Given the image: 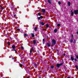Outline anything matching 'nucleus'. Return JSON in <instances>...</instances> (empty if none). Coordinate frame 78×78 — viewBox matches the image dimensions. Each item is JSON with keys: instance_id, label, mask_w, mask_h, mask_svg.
<instances>
[{"instance_id": "nucleus-8", "label": "nucleus", "mask_w": 78, "mask_h": 78, "mask_svg": "<svg viewBox=\"0 0 78 78\" xmlns=\"http://www.w3.org/2000/svg\"><path fill=\"white\" fill-rule=\"evenodd\" d=\"M33 44L34 45H35L36 44V40H34L33 41Z\"/></svg>"}, {"instance_id": "nucleus-43", "label": "nucleus", "mask_w": 78, "mask_h": 78, "mask_svg": "<svg viewBox=\"0 0 78 78\" xmlns=\"http://www.w3.org/2000/svg\"><path fill=\"white\" fill-rule=\"evenodd\" d=\"M63 55L64 56H66V54L65 53H64Z\"/></svg>"}, {"instance_id": "nucleus-31", "label": "nucleus", "mask_w": 78, "mask_h": 78, "mask_svg": "<svg viewBox=\"0 0 78 78\" xmlns=\"http://www.w3.org/2000/svg\"><path fill=\"white\" fill-rule=\"evenodd\" d=\"M34 66H35V67H37V64H34Z\"/></svg>"}, {"instance_id": "nucleus-2", "label": "nucleus", "mask_w": 78, "mask_h": 78, "mask_svg": "<svg viewBox=\"0 0 78 78\" xmlns=\"http://www.w3.org/2000/svg\"><path fill=\"white\" fill-rule=\"evenodd\" d=\"M52 42V47H53V46L56 44V41L55 39H53Z\"/></svg>"}, {"instance_id": "nucleus-42", "label": "nucleus", "mask_w": 78, "mask_h": 78, "mask_svg": "<svg viewBox=\"0 0 78 78\" xmlns=\"http://www.w3.org/2000/svg\"><path fill=\"white\" fill-rule=\"evenodd\" d=\"M43 42H45V39H43Z\"/></svg>"}, {"instance_id": "nucleus-48", "label": "nucleus", "mask_w": 78, "mask_h": 78, "mask_svg": "<svg viewBox=\"0 0 78 78\" xmlns=\"http://www.w3.org/2000/svg\"><path fill=\"white\" fill-rule=\"evenodd\" d=\"M45 44V43H44V42H43V44Z\"/></svg>"}, {"instance_id": "nucleus-35", "label": "nucleus", "mask_w": 78, "mask_h": 78, "mask_svg": "<svg viewBox=\"0 0 78 78\" xmlns=\"http://www.w3.org/2000/svg\"><path fill=\"white\" fill-rule=\"evenodd\" d=\"M17 31H19L20 30V29H17Z\"/></svg>"}, {"instance_id": "nucleus-50", "label": "nucleus", "mask_w": 78, "mask_h": 78, "mask_svg": "<svg viewBox=\"0 0 78 78\" xmlns=\"http://www.w3.org/2000/svg\"><path fill=\"white\" fill-rule=\"evenodd\" d=\"M15 52H16L17 53V52L16 51H15Z\"/></svg>"}, {"instance_id": "nucleus-13", "label": "nucleus", "mask_w": 78, "mask_h": 78, "mask_svg": "<svg viewBox=\"0 0 78 78\" xmlns=\"http://www.w3.org/2000/svg\"><path fill=\"white\" fill-rule=\"evenodd\" d=\"M40 23L42 26H44V23H43V22H41Z\"/></svg>"}, {"instance_id": "nucleus-53", "label": "nucleus", "mask_w": 78, "mask_h": 78, "mask_svg": "<svg viewBox=\"0 0 78 78\" xmlns=\"http://www.w3.org/2000/svg\"><path fill=\"white\" fill-rule=\"evenodd\" d=\"M39 8L38 7V9H39Z\"/></svg>"}, {"instance_id": "nucleus-17", "label": "nucleus", "mask_w": 78, "mask_h": 78, "mask_svg": "<svg viewBox=\"0 0 78 78\" xmlns=\"http://www.w3.org/2000/svg\"><path fill=\"white\" fill-rule=\"evenodd\" d=\"M34 30L35 31H37V27H35L34 28Z\"/></svg>"}, {"instance_id": "nucleus-30", "label": "nucleus", "mask_w": 78, "mask_h": 78, "mask_svg": "<svg viewBox=\"0 0 78 78\" xmlns=\"http://www.w3.org/2000/svg\"><path fill=\"white\" fill-rule=\"evenodd\" d=\"M33 48V47H32V50H32V51H34V49H33V48Z\"/></svg>"}, {"instance_id": "nucleus-34", "label": "nucleus", "mask_w": 78, "mask_h": 78, "mask_svg": "<svg viewBox=\"0 0 78 78\" xmlns=\"http://www.w3.org/2000/svg\"><path fill=\"white\" fill-rule=\"evenodd\" d=\"M21 63L22 64H25V62H21Z\"/></svg>"}, {"instance_id": "nucleus-38", "label": "nucleus", "mask_w": 78, "mask_h": 78, "mask_svg": "<svg viewBox=\"0 0 78 78\" xmlns=\"http://www.w3.org/2000/svg\"><path fill=\"white\" fill-rule=\"evenodd\" d=\"M14 17H16V14L14 15Z\"/></svg>"}, {"instance_id": "nucleus-14", "label": "nucleus", "mask_w": 78, "mask_h": 78, "mask_svg": "<svg viewBox=\"0 0 78 78\" xmlns=\"http://www.w3.org/2000/svg\"><path fill=\"white\" fill-rule=\"evenodd\" d=\"M31 34V36L33 37H35V35H34V34L32 33Z\"/></svg>"}, {"instance_id": "nucleus-4", "label": "nucleus", "mask_w": 78, "mask_h": 78, "mask_svg": "<svg viewBox=\"0 0 78 78\" xmlns=\"http://www.w3.org/2000/svg\"><path fill=\"white\" fill-rule=\"evenodd\" d=\"M41 9L43 12V14H45V9Z\"/></svg>"}, {"instance_id": "nucleus-46", "label": "nucleus", "mask_w": 78, "mask_h": 78, "mask_svg": "<svg viewBox=\"0 0 78 78\" xmlns=\"http://www.w3.org/2000/svg\"><path fill=\"white\" fill-rule=\"evenodd\" d=\"M67 78H70V77H68Z\"/></svg>"}, {"instance_id": "nucleus-44", "label": "nucleus", "mask_w": 78, "mask_h": 78, "mask_svg": "<svg viewBox=\"0 0 78 78\" xmlns=\"http://www.w3.org/2000/svg\"><path fill=\"white\" fill-rule=\"evenodd\" d=\"M76 33H77V35H78V31H77Z\"/></svg>"}, {"instance_id": "nucleus-21", "label": "nucleus", "mask_w": 78, "mask_h": 78, "mask_svg": "<svg viewBox=\"0 0 78 78\" xmlns=\"http://www.w3.org/2000/svg\"><path fill=\"white\" fill-rule=\"evenodd\" d=\"M51 69H53V68H54V66L51 65Z\"/></svg>"}, {"instance_id": "nucleus-41", "label": "nucleus", "mask_w": 78, "mask_h": 78, "mask_svg": "<svg viewBox=\"0 0 78 78\" xmlns=\"http://www.w3.org/2000/svg\"><path fill=\"white\" fill-rule=\"evenodd\" d=\"M23 67L24 68V69L25 70H26V68L24 66H23Z\"/></svg>"}, {"instance_id": "nucleus-16", "label": "nucleus", "mask_w": 78, "mask_h": 78, "mask_svg": "<svg viewBox=\"0 0 78 78\" xmlns=\"http://www.w3.org/2000/svg\"><path fill=\"white\" fill-rule=\"evenodd\" d=\"M71 59L72 61H73V60H74V59L73 58V57H71Z\"/></svg>"}, {"instance_id": "nucleus-6", "label": "nucleus", "mask_w": 78, "mask_h": 78, "mask_svg": "<svg viewBox=\"0 0 78 78\" xmlns=\"http://www.w3.org/2000/svg\"><path fill=\"white\" fill-rule=\"evenodd\" d=\"M71 16H73V10H72L71 11Z\"/></svg>"}, {"instance_id": "nucleus-28", "label": "nucleus", "mask_w": 78, "mask_h": 78, "mask_svg": "<svg viewBox=\"0 0 78 78\" xmlns=\"http://www.w3.org/2000/svg\"><path fill=\"white\" fill-rule=\"evenodd\" d=\"M59 26H61V24H57V26L58 27H59Z\"/></svg>"}, {"instance_id": "nucleus-22", "label": "nucleus", "mask_w": 78, "mask_h": 78, "mask_svg": "<svg viewBox=\"0 0 78 78\" xmlns=\"http://www.w3.org/2000/svg\"><path fill=\"white\" fill-rule=\"evenodd\" d=\"M1 6V10L2 11L3 9H4V8H3V7H2V6L0 5Z\"/></svg>"}, {"instance_id": "nucleus-26", "label": "nucleus", "mask_w": 78, "mask_h": 78, "mask_svg": "<svg viewBox=\"0 0 78 78\" xmlns=\"http://www.w3.org/2000/svg\"><path fill=\"white\" fill-rule=\"evenodd\" d=\"M21 49H22V50H24V48H23V46H22L21 47Z\"/></svg>"}, {"instance_id": "nucleus-11", "label": "nucleus", "mask_w": 78, "mask_h": 78, "mask_svg": "<svg viewBox=\"0 0 78 78\" xmlns=\"http://www.w3.org/2000/svg\"><path fill=\"white\" fill-rule=\"evenodd\" d=\"M57 31H58V29H55L54 30V33H57Z\"/></svg>"}, {"instance_id": "nucleus-23", "label": "nucleus", "mask_w": 78, "mask_h": 78, "mask_svg": "<svg viewBox=\"0 0 78 78\" xmlns=\"http://www.w3.org/2000/svg\"><path fill=\"white\" fill-rule=\"evenodd\" d=\"M28 35L26 34H24V36L25 37V36H28Z\"/></svg>"}, {"instance_id": "nucleus-33", "label": "nucleus", "mask_w": 78, "mask_h": 78, "mask_svg": "<svg viewBox=\"0 0 78 78\" xmlns=\"http://www.w3.org/2000/svg\"><path fill=\"white\" fill-rule=\"evenodd\" d=\"M22 66H23V65H22V64H21L20 65V67H22Z\"/></svg>"}, {"instance_id": "nucleus-5", "label": "nucleus", "mask_w": 78, "mask_h": 78, "mask_svg": "<svg viewBox=\"0 0 78 78\" xmlns=\"http://www.w3.org/2000/svg\"><path fill=\"white\" fill-rule=\"evenodd\" d=\"M74 14H78V10H74Z\"/></svg>"}, {"instance_id": "nucleus-10", "label": "nucleus", "mask_w": 78, "mask_h": 78, "mask_svg": "<svg viewBox=\"0 0 78 78\" xmlns=\"http://www.w3.org/2000/svg\"><path fill=\"white\" fill-rule=\"evenodd\" d=\"M71 5V4L70 3V2H68V5L69 6H70V5Z\"/></svg>"}, {"instance_id": "nucleus-27", "label": "nucleus", "mask_w": 78, "mask_h": 78, "mask_svg": "<svg viewBox=\"0 0 78 78\" xmlns=\"http://www.w3.org/2000/svg\"><path fill=\"white\" fill-rule=\"evenodd\" d=\"M75 67L76 69H78V66H77L76 65L75 66Z\"/></svg>"}, {"instance_id": "nucleus-45", "label": "nucleus", "mask_w": 78, "mask_h": 78, "mask_svg": "<svg viewBox=\"0 0 78 78\" xmlns=\"http://www.w3.org/2000/svg\"><path fill=\"white\" fill-rule=\"evenodd\" d=\"M28 74L29 75H30V72L28 73Z\"/></svg>"}, {"instance_id": "nucleus-51", "label": "nucleus", "mask_w": 78, "mask_h": 78, "mask_svg": "<svg viewBox=\"0 0 78 78\" xmlns=\"http://www.w3.org/2000/svg\"><path fill=\"white\" fill-rule=\"evenodd\" d=\"M39 78H41V77H40Z\"/></svg>"}, {"instance_id": "nucleus-1", "label": "nucleus", "mask_w": 78, "mask_h": 78, "mask_svg": "<svg viewBox=\"0 0 78 78\" xmlns=\"http://www.w3.org/2000/svg\"><path fill=\"white\" fill-rule=\"evenodd\" d=\"M64 64V63H61L59 64L58 63L57 64L56 67H58V68H59L60 67V66H61L62 65H63Z\"/></svg>"}, {"instance_id": "nucleus-15", "label": "nucleus", "mask_w": 78, "mask_h": 78, "mask_svg": "<svg viewBox=\"0 0 78 78\" xmlns=\"http://www.w3.org/2000/svg\"><path fill=\"white\" fill-rule=\"evenodd\" d=\"M37 14L39 16H41V13L40 12L38 13Z\"/></svg>"}, {"instance_id": "nucleus-3", "label": "nucleus", "mask_w": 78, "mask_h": 78, "mask_svg": "<svg viewBox=\"0 0 78 78\" xmlns=\"http://www.w3.org/2000/svg\"><path fill=\"white\" fill-rule=\"evenodd\" d=\"M12 48L13 49V50L15 51H16L15 50V48H16V46L14 45H12Z\"/></svg>"}, {"instance_id": "nucleus-18", "label": "nucleus", "mask_w": 78, "mask_h": 78, "mask_svg": "<svg viewBox=\"0 0 78 78\" xmlns=\"http://www.w3.org/2000/svg\"><path fill=\"white\" fill-rule=\"evenodd\" d=\"M47 44L48 47H50V44L48 43H47Z\"/></svg>"}, {"instance_id": "nucleus-47", "label": "nucleus", "mask_w": 78, "mask_h": 78, "mask_svg": "<svg viewBox=\"0 0 78 78\" xmlns=\"http://www.w3.org/2000/svg\"><path fill=\"white\" fill-rule=\"evenodd\" d=\"M27 78H30V77H29V76H28L27 77Z\"/></svg>"}, {"instance_id": "nucleus-39", "label": "nucleus", "mask_w": 78, "mask_h": 78, "mask_svg": "<svg viewBox=\"0 0 78 78\" xmlns=\"http://www.w3.org/2000/svg\"><path fill=\"white\" fill-rule=\"evenodd\" d=\"M76 42V41L74 40V44H75V43Z\"/></svg>"}, {"instance_id": "nucleus-29", "label": "nucleus", "mask_w": 78, "mask_h": 78, "mask_svg": "<svg viewBox=\"0 0 78 78\" xmlns=\"http://www.w3.org/2000/svg\"><path fill=\"white\" fill-rule=\"evenodd\" d=\"M30 54L31 55V53H32V50H30Z\"/></svg>"}, {"instance_id": "nucleus-9", "label": "nucleus", "mask_w": 78, "mask_h": 78, "mask_svg": "<svg viewBox=\"0 0 78 78\" xmlns=\"http://www.w3.org/2000/svg\"><path fill=\"white\" fill-rule=\"evenodd\" d=\"M48 3H50V4H52V3L51 2V0H48Z\"/></svg>"}, {"instance_id": "nucleus-49", "label": "nucleus", "mask_w": 78, "mask_h": 78, "mask_svg": "<svg viewBox=\"0 0 78 78\" xmlns=\"http://www.w3.org/2000/svg\"><path fill=\"white\" fill-rule=\"evenodd\" d=\"M43 30H45V29H43Z\"/></svg>"}, {"instance_id": "nucleus-25", "label": "nucleus", "mask_w": 78, "mask_h": 78, "mask_svg": "<svg viewBox=\"0 0 78 78\" xmlns=\"http://www.w3.org/2000/svg\"><path fill=\"white\" fill-rule=\"evenodd\" d=\"M58 3L59 5H60L61 4V2L59 1L58 2Z\"/></svg>"}, {"instance_id": "nucleus-24", "label": "nucleus", "mask_w": 78, "mask_h": 78, "mask_svg": "<svg viewBox=\"0 0 78 78\" xmlns=\"http://www.w3.org/2000/svg\"><path fill=\"white\" fill-rule=\"evenodd\" d=\"M46 27L47 28H48V27H49V25H48V24H46Z\"/></svg>"}, {"instance_id": "nucleus-52", "label": "nucleus", "mask_w": 78, "mask_h": 78, "mask_svg": "<svg viewBox=\"0 0 78 78\" xmlns=\"http://www.w3.org/2000/svg\"><path fill=\"white\" fill-rule=\"evenodd\" d=\"M40 11H41V10L39 11V12H40Z\"/></svg>"}, {"instance_id": "nucleus-40", "label": "nucleus", "mask_w": 78, "mask_h": 78, "mask_svg": "<svg viewBox=\"0 0 78 78\" xmlns=\"http://www.w3.org/2000/svg\"><path fill=\"white\" fill-rule=\"evenodd\" d=\"M75 61H76V62L77 61V60L76 58L75 59Z\"/></svg>"}, {"instance_id": "nucleus-20", "label": "nucleus", "mask_w": 78, "mask_h": 78, "mask_svg": "<svg viewBox=\"0 0 78 78\" xmlns=\"http://www.w3.org/2000/svg\"><path fill=\"white\" fill-rule=\"evenodd\" d=\"M7 44H8L9 45H11V44L9 43V41H8L7 42Z\"/></svg>"}, {"instance_id": "nucleus-36", "label": "nucleus", "mask_w": 78, "mask_h": 78, "mask_svg": "<svg viewBox=\"0 0 78 78\" xmlns=\"http://www.w3.org/2000/svg\"><path fill=\"white\" fill-rule=\"evenodd\" d=\"M71 36L73 38V34L71 35Z\"/></svg>"}, {"instance_id": "nucleus-7", "label": "nucleus", "mask_w": 78, "mask_h": 78, "mask_svg": "<svg viewBox=\"0 0 78 78\" xmlns=\"http://www.w3.org/2000/svg\"><path fill=\"white\" fill-rule=\"evenodd\" d=\"M38 20H40V19H43V16H40V17H38Z\"/></svg>"}, {"instance_id": "nucleus-32", "label": "nucleus", "mask_w": 78, "mask_h": 78, "mask_svg": "<svg viewBox=\"0 0 78 78\" xmlns=\"http://www.w3.org/2000/svg\"><path fill=\"white\" fill-rule=\"evenodd\" d=\"M76 57L77 58V59H78V55H76Z\"/></svg>"}, {"instance_id": "nucleus-19", "label": "nucleus", "mask_w": 78, "mask_h": 78, "mask_svg": "<svg viewBox=\"0 0 78 78\" xmlns=\"http://www.w3.org/2000/svg\"><path fill=\"white\" fill-rule=\"evenodd\" d=\"M70 41L71 42V43H72V42H73V39L71 38L70 40Z\"/></svg>"}, {"instance_id": "nucleus-37", "label": "nucleus", "mask_w": 78, "mask_h": 78, "mask_svg": "<svg viewBox=\"0 0 78 78\" xmlns=\"http://www.w3.org/2000/svg\"><path fill=\"white\" fill-rule=\"evenodd\" d=\"M12 59H14V58L12 56Z\"/></svg>"}, {"instance_id": "nucleus-12", "label": "nucleus", "mask_w": 78, "mask_h": 78, "mask_svg": "<svg viewBox=\"0 0 78 78\" xmlns=\"http://www.w3.org/2000/svg\"><path fill=\"white\" fill-rule=\"evenodd\" d=\"M51 50H55V46H53Z\"/></svg>"}, {"instance_id": "nucleus-54", "label": "nucleus", "mask_w": 78, "mask_h": 78, "mask_svg": "<svg viewBox=\"0 0 78 78\" xmlns=\"http://www.w3.org/2000/svg\"><path fill=\"white\" fill-rule=\"evenodd\" d=\"M68 58H69V56H68Z\"/></svg>"}]
</instances>
